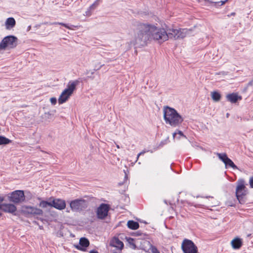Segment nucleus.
<instances>
[{"label": "nucleus", "instance_id": "1", "mask_svg": "<svg viewBox=\"0 0 253 253\" xmlns=\"http://www.w3.org/2000/svg\"><path fill=\"white\" fill-rule=\"evenodd\" d=\"M168 36L164 29L155 25L138 23L134 29V36L131 42L137 46H143L152 40L162 42L167 40Z\"/></svg>", "mask_w": 253, "mask_h": 253}, {"label": "nucleus", "instance_id": "2", "mask_svg": "<svg viewBox=\"0 0 253 253\" xmlns=\"http://www.w3.org/2000/svg\"><path fill=\"white\" fill-rule=\"evenodd\" d=\"M246 195L245 181L243 179H240L237 182V186L236 190V196L240 204L245 203V196Z\"/></svg>", "mask_w": 253, "mask_h": 253}, {"label": "nucleus", "instance_id": "3", "mask_svg": "<svg viewBox=\"0 0 253 253\" xmlns=\"http://www.w3.org/2000/svg\"><path fill=\"white\" fill-rule=\"evenodd\" d=\"M17 44V38L13 36H8L5 37L0 43V50L5 49L6 48L9 49L15 47Z\"/></svg>", "mask_w": 253, "mask_h": 253}, {"label": "nucleus", "instance_id": "4", "mask_svg": "<svg viewBox=\"0 0 253 253\" xmlns=\"http://www.w3.org/2000/svg\"><path fill=\"white\" fill-rule=\"evenodd\" d=\"M76 84L75 83H72L68 84V88L65 89L61 94L58 98V103L61 104L65 102L73 93L76 88Z\"/></svg>", "mask_w": 253, "mask_h": 253}, {"label": "nucleus", "instance_id": "5", "mask_svg": "<svg viewBox=\"0 0 253 253\" xmlns=\"http://www.w3.org/2000/svg\"><path fill=\"white\" fill-rule=\"evenodd\" d=\"M21 212L25 215H31L34 216L42 215L43 213L42 210L37 207L28 206H22Z\"/></svg>", "mask_w": 253, "mask_h": 253}, {"label": "nucleus", "instance_id": "6", "mask_svg": "<svg viewBox=\"0 0 253 253\" xmlns=\"http://www.w3.org/2000/svg\"><path fill=\"white\" fill-rule=\"evenodd\" d=\"M181 248L184 253H199L197 246L190 240L184 239L182 242Z\"/></svg>", "mask_w": 253, "mask_h": 253}, {"label": "nucleus", "instance_id": "7", "mask_svg": "<svg viewBox=\"0 0 253 253\" xmlns=\"http://www.w3.org/2000/svg\"><path fill=\"white\" fill-rule=\"evenodd\" d=\"M70 208L74 211H80L87 207V202L84 199H76L71 202Z\"/></svg>", "mask_w": 253, "mask_h": 253}, {"label": "nucleus", "instance_id": "8", "mask_svg": "<svg viewBox=\"0 0 253 253\" xmlns=\"http://www.w3.org/2000/svg\"><path fill=\"white\" fill-rule=\"evenodd\" d=\"M164 119L167 124L174 125V109L168 106L164 108Z\"/></svg>", "mask_w": 253, "mask_h": 253}, {"label": "nucleus", "instance_id": "9", "mask_svg": "<svg viewBox=\"0 0 253 253\" xmlns=\"http://www.w3.org/2000/svg\"><path fill=\"white\" fill-rule=\"evenodd\" d=\"M10 201L14 203H20L24 201L25 196L23 191L17 190L13 192L9 196Z\"/></svg>", "mask_w": 253, "mask_h": 253}, {"label": "nucleus", "instance_id": "10", "mask_svg": "<svg viewBox=\"0 0 253 253\" xmlns=\"http://www.w3.org/2000/svg\"><path fill=\"white\" fill-rule=\"evenodd\" d=\"M217 156L225 164L226 167H231L233 169H237V167L234 164L232 161L229 159L225 153H216Z\"/></svg>", "mask_w": 253, "mask_h": 253}, {"label": "nucleus", "instance_id": "11", "mask_svg": "<svg viewBox=\"0 0 253 253\" xmlns=\"http://www.w3.org/2000/svg\"><path fill=\"white\" fill-rule=\"evenodd\" d=\"M109 210V207L108 205L102 204L97 209V217L101 219L105 218L108 215Z\"/></svg>", "mask_w": 253, "mask_h": 253}, {"label": "nucleus", "instance_id": "12", "mask_svg": "<svg viewBox=\"0 0 253 253\" xmlns=\"http://www.w3.org/2000/svg\"><path fill=\"white\" fill-rule=\"evenodd\" d=\"M192 30L188 29H175V39H183L187 35H192Z\"/></svg>", "mask_w": 253, "mask_h": 253}, {"label": "nucleus", "instance_id": "13", "mask_svg": "<svg viewBox=\"0 0 253 253\" xmlns=\"http://www.w3.org/2000/svg\"><path fill=\"white\" fill-rule=\"evenodd\" d=\"M89 245L88 240L85 238H81L80 240L79 245H74L75 247L82 251H85L86 248Z\"/></svg>", "mask_w": 253, "mask_h": 253}, {"label": "nucleus", "instance_id": "14", "mask_svg": "<svg viewBox=\"0 0 253 253\" xmlns=\"http://www.w3.org/2000/svg\"><path fill=\"white\" fill-rule=\"evenodd\" d=\"M52 207H54L58 210H62L65 208L66 203L65 201L61 199H54L51 201Z\"/></svg>", "mask_w": 253, "mask_h": 253}, {"label": "nucleus", "instance_id": "15", "mask_svg": "<svg viewBox=\"0 0 253 253\" xmlns=\"http://www.w3.org/2000/svg\"><path fill=\"white\" fill-rule=\"evenodd\" d=\"M0 209L6 212L13 213L16 211V207L12 204H3L0 206Z\"/></svg>", "mask_w": 253, "mask_h": 253}, {"label": "nucleus", "instance_id": "16", "mask_svg": "<svg viewBox=\"0 0 253 253\" xmlns=\"http://www.w3.org/2000/svg\"><path fill=\"white\" fill-rule=\"evenodd\" d=\"M110 245L115 247L120 250H122L124 247L123 243L119 238L114 237L110 241Z\"/></svg>", "mask_w": 253, "mask_h": 253}, {"label": "nucleus", "instance_id": "17", "mask_svg": "<svg viewBox=\"0 0 253 253\" xmlns=\"http://www.w3.org/2000/svg\"><path fill=\"white\" fill-rule=\"evenodd\" d=\"M227 100L232 103H235L238 100L242 99V97L239 96L237 93H232L228 94L226 96Z\"/></svg>", "mask_w": 253, "mask_h": 253}, {"label": "nucleus", "instance_id": "18", "mask_svg": "<svg viewBox=\"0 0 253 253\" xmlns=\"http://www.w3.org/2000/svg\"><path fill=\"white\" fill-rule=\"evenodd\" d=\"M231 245L233 249H239L242 245V240L236 237L231 241Z\"/></svg>", "mask_w": 253, "mask_h": 253}, {"label": "nucleus", "instance_id": "19", "mask_svg": "<svg viewBox=\"0 0 253 253\" xmlns=\"http://www.w3.org/2000/svg\"><path fill=\"white\" fill-rule=\"evenodd\" d=\"M175 138L181 140L183 142L188 141L187 137L183 134L182 131L179 130H175Z\"/></svg>", "mask_w": 253, "mask_h": 253}, {"label": "nucleus", "instance_id": "20", "mask_svg": "<svg viewBox=\"0 0 253 253\" xmlns=\"http://www.w3.org/2000/svg\"><path fill=\"white\" fill-rule=\"evenodd\" d=\"M15 21L13 18L10 17L7 19L5 22L6 28L10 29L15 25Z\"/></svg>", "mask_w": 253, "mask_h": 253}, {"label": "nucleus", "instance_id": "21", "mask_svg": "<svg viewBox=\"0 0 253 253\" xmlns=\"http://www.w3.org/2000/svg\"><path fill=\"white\" fill-rule=\"evenodd\" d=\"M127 225L129 228L132 230H135L139 228L138 223L133 220H129L127 222Z\"/></svg>", "mask_w": 253, "mask_h": 253}, {"label": "nucleus", "instance_id": "22", "mask_svg": "<svg viewBox=\"0 0 253 253\" xmlns=\"http://www.w3.org/2000/svg\"><path fill=\"white\" fill-rule=\"evenodd\" d=\"M183 121L182 117L175 110V126L181 124Z\"/></svg>", "mask_w": 253, "mask_h": 253}, {"label": "nucleus", "instance_id": "23", "mask_svg": "<svg viewBox=\"0 0 253 253\" xmlns=\"http://www.w3.org/2000/svg\"><path fill=\"white\" fill-rule=\"evenodd\" d=\"M211 98L215 102L219 101L221 98V95L217 91L211 92Z\"/></svg>", "mask_w": 253, "mask_h": 253}, {"label": "nucleus", "instance_id": "24", "mask_svg": "<svg viewBox=\"0 0 253 253\" xmlns=\"http://www.w3.org/2000/svg\"><path fill=\"white\" fill-rule=\"evenodd\" d=\"M11 141L7 138L0 135V145H6L10 143Z\"/></svg>", "mask_w": 253, "mask_h": 253}, {"label": "nucleus", "instance_id": "25", "mask_svg": "<svg viewBox=\"0 0 253 253\" xmlns=\"http://www.w3.org/2000/svg\"><path fill=\"white\" fill-rule=\"evenodd\" d=\"M39 206L42 208H46L48 206L52 207L51 202L42 201L39 204Z\"/></svg>", "mask_w": 253, "mask_h": 253}, {"label": "nucleus", "instance_id": "26", "mask_svg": "<svg viewBox=\"0 0 253 253\" xmlns=\"http://www.w3.org/2000/svg\"><path fill=\"white\" fill-rule=\"evenodd\" d=\"M127 241H128V243L133 247V248H135L136 246L134 243V240L132 238H127Z\"/></svg>", "mask_w": 253, "mask_h": 253}, {"label": "nucleus", "instance_id": "27", "mask_svg": "<svg viewBox=\"0 0 253 253\" xmlns=\"http://www.w3.org/2000/svg\"><path fill=\"white\" fill-rule=\"evenodd\" d=\"M151 251L152 253H159V252L158 250L154 247H152L151 248Z\"/></svg>", "mask_w": 253, "mask_h": 253}, {"label": "nucleus", "instance_id": "28", "mask_svg": "<svg viewBox=\"0 0 253 253\" xmlns=\"http://www.w3.org/2000/svg\"><path fill=\"white\" fill-rule=\"evenodd\" d=\"M50 102L53 105H55L57 102V100L55 97H52L50 98Z\"/></svg>", "mask_w": 253, "mask_h": 253}, {"label": "nucleus", "instance_id": "29", "mask_svg": "<svg viewBox=\"0 0 253 253\" xmlns=\"http://www.w3.org/2000/svg\"><path fill=\"white\" fill-rule=\"evenodd\" d=\"M250 185L251 188H253V176L251 177L249 180Z\"/></svg>", "mask_w": 253, "mask_h": 253}, {"label": "nucleus", "instance_id": "30", "mask_svg": "<svg viewBox=\"0 0 253 253\" xmlns=\"http://www.w3.org/2000/svg\"><path fill=\"white\" fill-rule=\"evenodd\" d=\"M98 5V3L97 2H94L93 4H92L90 7L89 9L90 10L94 9L97 5Z\"/></svg>", "mask_w": 253, "mask_h": 253}, {"label": "nucleus", "instance_id": "31", "mask_svg": "<svg viewBox=\"0 0 253 253\" xmlns=\"http://www.w3.org/2000/svg\"><path fill=\"white\" fill-rule=\"evenodd\" d=\"M3 200H4V198L3 197L0 196V204H1V203L2 202H3ZM1 204H0V206H1Z\"/></svg>", "mask_w": 253, "mask_h": 253}, {"label": "nucleus", "instance_id": "32", "mask_svg": "<svg viewBox=\"0 0 253 253\" xmlns=\"http://www.w3.org/2000/svg\"><path fill=\"white\" fill-rule=\"evenodd\" d=\"M227 0H225L224 1H220V2H221V5H223L225 2L226 1H227ZM218 3H219V2H218Z\"/></svg>", "mask_w": 253, "mask_h": 253}, {"label": "nucleus", "instance_id": "33", "mask_svg": "<svg viewBox=\"0 0 253 253\" xmlns=\"http://www.w3.org/2000/svg\"><path fill=\"white\" fill-rule=\"evenodd\" d=\"M89 253H98L97 251H91Z\"/></svg>", "mask_w": 253, "mask_h": 253}, {"label": "nucleus", "instance_id": "34", "mask_svg": "<svg viewBox=\"0 0 253 253\" xmlns=\"http://www.w3.org/2000/svg\"><path fill=\"white\" fill-rule=\"evenodd\" d=\"M63 26H64L65 27L68 28V29H71L67 25H66V24H64Z\"/></svg>", "mask_w": 253, "mask_h": 253}, {"label": "nucleus", "instance_id": "35", "mask_svg": "<svg viewBox=\"0 0 253 253\" xmlns=\"http://www.w3.org/2000/svg\"><path fill=\"white\" fill-rule=\"evenodd\" d=\"M90 15V12H86V15H88V16H89Z\"/></svg>", "mask_w": 253, "mask_h": 253}, {"label": "nucleus", "instance_id": "36", "mask_svg": "<svg viewBox=\"0 0 253 253\" xmlns=\"http://www.w3.org/2000/svg\"><path fill=\"white\" fill-rule=\"evenodd\" d=\"M230 15H231V16H234V15H235V12H232V13H231V14H230Z\"/></svg>", "mask_w": 253, "mask_h": 253}, {"label": "nucleus", "instance_id": "37", "mask_svg": "<svg viewBox=\"0 0 253 253\" xmlns=\"http://www.w3.org/2000/svg\"><path fill=\"white\" fill-rule=\"evenodd\" d=\"M58 24H59V25H62V26H63V25H64V23H58Z\"/></svg>", "mask_w": 253, "mask_h": 253}, {"label": "nucleus", "instance_id": "38", "mask_svg": "<svg viewBox=\"0 0 253 253\" xmlns=\"http://www.w3.org/2000/svg\"><path fill=\"white\" fill-rule=\"evenodd\" d=\"M41 221H42V222L44 221V220H45V219H44L43 218H40V219Z\"/></svg>", "mask_w": 253, "mask_h": 253}, {"label": "nucleus", "instance_id": "39", "mask_svg": "<svg viewBox=\"0 0 253 253\" xmlns=\"http://www.w3.org/2000/svg\"><path fill=\"white\" fill-rule=\"evenodd\" d=\"M142 154V153H139L137 156V158L139 157V156Z\"/></svg>", "mask_w": 253, "mask_h": 253}, {"label": "nucleus", "instance_id": "40", "mask_svg": "<svg viewBox=\"0 0 253 253\" xmlns=\"http://www.w3.org/2000/svg\"><path fill=\"white\" fill-rule=\"evenodd\" d=\"M226 116H227V117H228V116H229V114H228V113H227V114H226Z\"/></svg>", "mask_w": 253, "mask_h": 253}, {"label": "nucleus", "instance_id": "41", "mask_svg": "<svg viewBox=\"0 0 253 253\" xmlns=\"http://www.w3.org/2000/svg\"><path fill=\"white\" fill-rule=\"evenodd\" d=\"M117 146L118 148H119V145H117Z\"/></svg>", "mask_w": 253, "mask_h": 253}, {"label": "nucleus", "instance_id": "42", "mask_svg": "<svg viewBox=\"0 0 253 253\" xmlns=\"http://www.w3.org/2000/svg\"><path fill=\"white\" fill-rule=\"evenodd\" d=\"M1 216V213H0V217Z\"/></svg>", "mask_w": 253, "mask_h": 253}]
</instances>
